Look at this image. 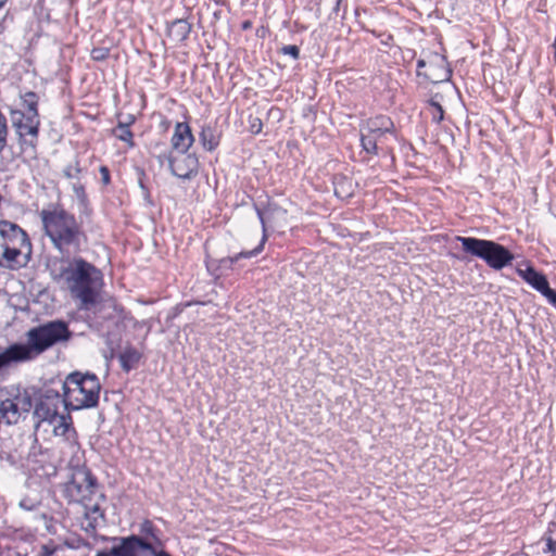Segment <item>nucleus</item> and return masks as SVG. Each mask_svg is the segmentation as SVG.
Listing matches in <instances>:
<instances>
[{
  "label": "nucleus",
  "instance_id": "f257e3e1",
  "mask_svg": "<svg viewBox=\"0 0 556 556\" xmlns=\"http://www.w3.org/2000/svg\"><path fill=\"white\" fill-rule=\"evenodd\" d=\"M47 269L53 282L71 296L80 311L93 309L102 300V271L78 254L49 256Z\"/></svg>",
  "mask_w": 556,
  "mask_h": 556
},
{
  "label": "nucleus",
  "instance_id": "f03ea898",
  "mask_svg": "<svg viewBox=\"0 0 556 556\" xmlns=\"http://www.w3.org/2000/svg\"><path fill=\"white\" fill-rule=\"evenodd\" d=\"M26 343H13L0 353V372L13 364L30 362L50 348L65 343L72 338L68 325L63 320H51L30 328Z\"/></svg>",
  "mask_w": 556,
  "mask_h": 556
},
{
  "label": "nucleus",
  "instance_id": "7ed1b4c3",
  "mask_svg": "<svg viewBox=\"0 0 556 556\" xmlns=\"http://www.w3.org/2000/svg\"><path fill=\"white\" fill-rule=\"evenodd\" d=\"M43 236L58 252L68 256L81 251L87 238L81 223L62 205L50 203L39 212Z\"/></svg>",
  "mask_w": 556,
  "mask_h": 556
},
{
  "label": "nucleus",
  "instance_id": "20e7f679",
  "mask_svg": "<svg viewBox=\"0 0 556 556\" xmlns=\"http://www.w3.org/2000/svg\"><path fill=\"white\" fill-rule=\"evenodd\" d=\"M39 96L34 91L21 92L18 100L9 106V116L20 153L30 159L37 154L40 129Z\"/></svg>",
  "mask_w": 556,
  "mask_h": 556
},
{
  "label": "nucleus",
  "instance_id": "39448f33",
  "mask_svg": "<svg viewBox=\"0 0 556 556\" xmlns=\"http://www.w3.org/2000/svg\"><path fill=\"white\" fill-rule=\"evenodd\" d=\"M100 390L101 384L94 374L75 371L67 375L63 382L64 408L79 410L96 407Z\"/></svg>",
  "mask_w": 556,
  "mask_h": 556
},
{
  "label": "nucleus",
  "instance_id": "423d86ee",
  "mask_svg": "<svg viewBox=\"0 0 556 556\" xmlns=\"http://www.w3.org/2000/svg\"><path fill=\"white\" fill-rule=\"evenodd\" d=\"M31 254V243L24 229L9 220H0V266L26 264Z\"/></svg>",
  "mask_w": 556,
  "mask_h": 556
},
{
  "label": "nucleus",
  "instance_id": "0eeeda50",
  "mask_svg": "<svg viewBox=\"0 0 556 556\" xmlns=\"http://www.w3.org/2000/svg\"><path fill=\"white\" fill-rule=\"evenodd\" d=\"M156 529L150 520H144L139 526V534L124 538H115L117 544L110 551L98 552L96 556H146L155 554L154 543H160L155 533Z\"/></svg>",
  "mask_w": 556,
  "mask_h": 556
},
{
  "label": "nucleus",
  "instance_id": "6e6552de",
  "mask_svg": "<svg viewBox=\"0 0 556 556\" xmlns=\"http://www.w3.org/2000/svg\"><path fill=\"white\" fill-rule=\"evenodd\" d=\"M457 240L466 253L483 260L492 269L501 270L514 260L513 253L495 241L473 237H457Z\"/></svg>",
  "mask_w": 556,
  "mask_h": 556
},
{
  "label": "nucleus",
  "instance_id": "1a4fd4ad",
  "mask_svg": "<svg viewBox=\"0 0 556 556\" xmlns=\"http://www.w3.org/2000/svg\"><path fill=\"white\" fill-rule=\"evenodd\" d=\"M33 407L29 392L18 386L0 388V421L15 425L25 418Z\"/></svg>",
  "mask_w": 556,
  "mask_h": 556
},
{
  "label": "nucleus",
  "instance_id": "9d476101",
  "mask_svg": "<svg viewBox=\"0 0 556 556\" xmlns=\"http://www.w3.org/2000/svg\"><path fill=\"white\" fill-rule=\"evenodd\" d=\"M64 406L63 395L53 390H47L34 409V416L38 421H48L53 425L55 434H65L70 428L67 419L71 417L59 413L60 406Z\"/></svg>",
  "mask_w": 556,
  "mask_h": 556
},
{
  "label": "nucleus",
  "instance_id": "9b49d317",
  "mask_svg": "<svg viewBox=\"0 0 556 556\" xmlns=\"http://www.w3.org/2000/svg\"><path fill=\"white\" fill-rule=\"evenodd\" d=\"M98 483L90 470L79 468L74 471L71 481L65 484L66 496L72 502H77L89 507L93 513L99 511V505H90L93 496L98 493Z\"/></svg>",
  "mask_w": 556,
  "mask_h": 556
},
{
  "label": "nucleus",
  "instance_id": "f8f14e48",
  "mask_svg": "<svg viewBox=\"0 0 556 556\" xmlns=\"http://www.w3.org/2000/svg\"><path fill=\"white\" fill-rule=\"evenodd\" d=\"M393 122L388 116H376L366 122L361 129V142L367 153L378 154L383 149L388 136L392 135Z\"/></svg>",
  "mask_w": 556,
  "mask_h": 556
},
{
  "label": "nucleus",
  "instance_id": "ddd939ff",
  "mask_svg": "<svg viewBox=\"0 0 556 556\" xmlns=\"http://www.w3.org/2000/svg\"><path fill=\"white\" fill-rule=\"evenodd\" d=\"M417 74L433 84H438L450 79L451 70L447 67V62L443 55L432 53L428 60L420 59L417 61Z\"/></svg>",
  "mask_w": 556,
  "mask_h": 556
},
{
  "label": "nucleus",
  "instance_id": "4468645a",
  "mask_svg": "<svg viewBox=\"0 0 556 556\" xmlns=\"http://www.w3.org/2000/svg\"><path fill=\"white\" fill-rule=\"evenodd\" d=\"M169 168L174 176L190 179L198 173L199 161L194 154L176 152L168 157Z\"/></svg>",
  "mask_w": 556,
  "mask_h": 556
},
{
  "label": "nucleus",
  "instance_id": "2eb2a0df",
  "mask_svg": "<svg viewBox=\"0 0 556 556\" xmlns=\"http://www.w3.org/2000/svg\"><path fill=\"white\" fill-rule=\"evenodd\" d=\"M194 141L188 124L177 123L172 137V147L176 152H187Z\"/></svg>",
  "mask_w": 556,
  "mask_h": 556
},
{
  "label": "nucleus",
  "instance_id": "dca6fc26",
  "mask_svg": "<svg viewBox=\"0 0 556 556\" xmlns=\"http://www.w3.org/2000/svg\"><path fill=\"white\" fill-rule=\"evenodd\" d=\"M191 31V24L184 18H177L172 22L167 28L168 37L176 41L181 42L189 36Z\"/></svg>",
  "mask_w": 556,
  "mask_h": 556
},
{
  "label": "nucleus",
  "instance_id": "f3484780",
  "mask_svg": "<svg viewBox=\"0 0 556 556\" xmlns=\"http://www.w3.org/2000/svg\"><path fill=\"white\" fill-rule=\"evenodd\" d=\"M519 275L536 291L541 292L543 288L548 283L546 277L536 271L533 267H527L523 269H518Z\"/></svg>",
  "mask_w": 556,
  "mask_h": 556
},
{
  "label": "nucleus",
  "instance_id": "a211bd4d",
  "mask_svg": "<svg viewBox=\"0 0 556 556\" xmlns=\"http://www.w3.org/2000/svg\"><path fill=\"white\" fill-rule=\"evenodd\" d=\"M118 358L123 370L128 372L138 366L141 354L135 348L127 346L121 352Z\"/></svg>",
  "mask_w": 556,
  "mask_h": 556
},
{
  "label": "nucleus",
  "instance_id": "6ab92c4d",
  "mask_svg": "<svg viewBox=\"0 0 556 556\" xmlns=\"http://www.w3.org/2000/svg\"><path fill=\"white\" fill-rule=\"evenodd\" d=\"M255 208L264 231H266L268 225L271 226V223L276 216L285 215V211H282L277 205L269 204L264 208L255 205Z\"/></svg>",
  "mask_w": 556,
  "mask_h": 556
},
{
  "label": "nucleus",
  "instance_id": "aec40b11",
  "mask_svg": "<svg viewBox=\"0 0 556 556\" xmlns=\"http://www.w3.org/2000/svg\"><path fill=\"white\" fill-rule=\"evenodd\" d=\"M265 239L266 238L264 236L262 241L260 242V244L255 249H253V250L242 251V252H240V253H238V254H236L233 256L222 258L220 262H219L220 267L230 268L233 263H237V262H239L242 258H251V257L257 255L263 250V247H264V243H265Z\"/></svg>",
  "mask_w": 556,
  "mask_h": 556
},
{
  "label": "nucleus",
  "instance_id": "412c9836",
  "mask_svg": "<svg viewBox=\"0 0 556 556\" xmlns=\"http://www.w3.org/2000/svg\"><path fill=\"white\" fill-rule=\"evenodd\" d=\"M200 141L207 151H213L219 144V137L211 126H204L200 132Z\"/></svg>",
  "mask_w": 556,
  "mask_h": 556
},
{
  "label": "nucleus",
  "instance_id": "4be33fe9",
  "mask_svg": "<svg viewBox=\"0 0 556 556\" xmlns=\"http://www.w3.org/2000/svg\"><path fill=\"white\" fill-rule=\"evenodd\" d=\"M334 193L337 197L344 199L352 195V182L341 177L334 181Z\"/></svg>",
  "mask_w": 556,
  "mask_h": 556
},
{
  "label": "nucleus",
  "instance_id": "5701e85b",
  "mask_svg": "<svg viewBox=\"0 0 556 556\" xmlns=\"http://www.w3.org/2000/svg\"><path fill=\"white\" fill-rule=\"evenodd\" d=\"M9 131L8 118L0 110V154L8 146Z\"/></svg>",
  "mask_w": 556,
  "mask_h": 556
},
{
  "label": "nucleus",
  "instance_id": "b1692460",
  "mask_svg": "<svg viewBox=\"0 0 556 556\" xmlns=\"http://www.w3.org/2000/svg\"><path fill=\"white\" fill-rule=\"evenodd\" d=\"M114 135L119 140L127 142L130 147L134 146L132 134L129 130L128 124L118 123L117 127L114 129Z\"/></svg>",
  "mask_w": 556,
  "mask_h": 556
},
{
  "label": "nucleus",
  "instance_id": "393cba45",
  "mask_svg": "<svg viewBox=\"0 0 556 556\" xmlns=\"http://www.w3.org/2000/svg\"><path fill=\"white\" fill-rule=\"evenodd\" d=\"M110 54V49L105 47L93 48L90 52V56L93 61H104Z\"/></svg>",
  "mask_w": 556,
  "mask_h": 556
},
{
  "label": "nucleus",
  "instance_id": "a878e982",
  "mask_svg": "<svg viewBox=\"0 0 556 556\" xmlns=\"http://www.w3.org/2000/svg\"><path fill=\"white\" fill-rule=\"evenodd\" d=\"M281 52L286 55L292 56L294 60L299 59L300 56V49L294 45L283 46L281 48Z\"/></svg>",
  "mask_w": 556,
  "mask_h": 556
},
{
  "label": "nucleus",
  "instance_id": "bb28decb",
  "mask_svg": "<svg viewBox=\"0 0 556 556\" xmlns=\"http://www.w3.org/2000/svg\"><path fill=\"white\" fill-rule=\"evenodd\" d=\"M540 293H542L551 304L556 306V290L549 288L548 283L543 288V290Z\"/></svg>",
  "mask_w": 556,
  "mask_h": 556
},
{
  "label": "nucleus",
  "instance_id": "cd10ccee",
  "mask_svg": "<svg viewBox=\"0 0 556 556\" xmlns=\"http://www.w3.org/2000/svg\"><path fill=\"white\" fill-rule=\"evenodd\" d=\"M79 173H80V168L77 163L74 165H67L66 168L64 169V175L70 179L78 178Z\"/></svg>",
  "mask_w": 556,
  "mask_h": 556
},
{
  "label": "nucleus",
  "instance_id": "c85d7f7f",
  "mask_svg": "<svg viewBox=\"0 0 556 556\" xmlns=\"http://www.w3.org/2000/svg\"><path fill=\"white\" fill-rule=\"evenodd\" d=\"M545 546L543 547V553H551L553 556H556V540H553L552 536H545Z\"/></svg>",
  "mask_w": 556,
  "mask_h": 556
},
{
  "label": "nucleus",
  "instance_id": "c756f323",
  "mask_svg": "<svg viewBox=\"0 0 556 556\" xmlns=\"http://www.w3.org/2000/svg\"><path fill=\"white\" fill-rule=\"evenodd\" d=\"M73 191L75 192V194L78 199H83L85 197L84 186L81 184H79L78 181L73 182Z\"/></svg>",
  "mask_w": 556,
  "mask_h": 556
},
{
  "label": "nucleus",
  "instance_id": "7c9ffc66",
  "mask_svg": "<svg viewBox=\"0 0 556 556\" xmlns=\"http://www.w3.org/2000/svg\"><path fill=\"white\" fill-rule=\"evenodd\" d=\"M444 111L441 105H437V111L432 113V121L435 123H440L443 119Z\"/></svg>",
  "mask_w": 556,
  "mask_h": 556
},
{
  "label": "nucleus",
  "instance_id": "2f4dec72",
  "mask_svg": "<svg viewBox=\"0 0 556 556\" xmlns=\"http://www.w3.org/2000/svg\"><path fill=\"white\" fill-rule=\"evenodd\" d=\"M250 128L252 132L258 134L262 130V121L257 117L253 118Z\"/></svg>",
  "mask_w": 556,
  "mask_h": 556
},
{
  "label": "nucleus",
  "instance_id": "473e14b6",
  "mask_svg": "<svg viewBox=\"0 0 556 556\" xmlns=\"http://www.w3.org/2000/svg\"><path fill=\"white\" fill-rule=\"evenodd\" d=\"M100 173H101V176H102V181L104 184H109L110 182V172H109V169L105 166H102L100 168Z\"/></svg>",
  "mask_w": 556,
  "mask_h": 556
},
{
  "label": "nucleus",
  "instance_id": "72a5a7b5",
  "mask_svg": "<svg viewBox=\"0 0 556 556\" xmlns=\"http://www.w3.org/2000/svg\"><path fill=\"white\" fill-rule=\"evenodd\" d=\"M54 552H55V548H50L49 546L43 545L41 548L40 556H52Z\"/></svg>",
  "mask_w": 556,
  "mask_h": 556
},
{
  "label": "nucleus",
  "instance_id": "f704fd0d",
  "mask_svg": "<svg viewBox=\"0 0 556 556\" xmlns=\"http://www.w3.org/2000/svg\"><path fill=\"white\" fill-rule=\"evenodd\" d=\"M146 556H170V555L168 553L164 552V551L159 552L155 548V554H147Z\"/></svg>",
  "mask_w": 556,
  "mask_h": 556
},
{
  "label": "nucleus",
  "instance_id": "c9c22d12",
  "mask_svg": "<svg viewBox=\"0 0 556 556\" xmlns=\"http://www.w3.org/2000/svg\"><path fill=\"white\" fill-rule=\"evenodd\" d=\"M243 29H248L251 27V22H244L242 25Z\"/></svg>",
  "mask_w": 556,
  "mask_h": 556
},
{
  "label": "nucleus",
  "instance_id": "e433bc0d",
  "mask_svg": "<svg viewBox=\"0 0 556 556\" xmlns=\"http://www.w3.org/2000/svg\"><path fill=\"white\" fill-rule=\"evenodd\" d=\"M430 105L437 111V105H440L438 102L431 100Z\"/></svg>",
  "mask_w": 556,
  "mask_h": 556
},
{
  "label": "nucleus",
  "instance_id": "4c0bfd02",
  "mask_svg": "<svg viewBox=\"0 0 556 556\" xmlns=\"http://www.w3.org/2000/svg\"><path fill=\"white\" fill-rule=\"evenodd\" d=\"M7 0H0V8L5 3Z\"/></svg>",
  "mask_w": 556,
  "mask_h": 556
},
{
  "label": "nucleus",
  "instance_id": "58836bf2",
  "mask_svg": "<svg viewBox=\"0 0 556 556\" xmlns=\"http://www.w3.org/2000/svg\"><path fill=\"white\" fill-rule=\"evenodd\" d=\"M340 2H341V0H338V1H337V8L340 5Z\"/></svg>",
  "mask_w": 556,
  "mask_h": 556
}]
</instances>
